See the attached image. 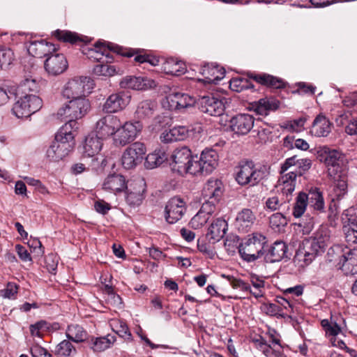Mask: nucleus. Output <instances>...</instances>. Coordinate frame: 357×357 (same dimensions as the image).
Returning <instances> with one entry per match:
<instances>
[{
  "label": "nucleus",
  "instance_id": "obj_9",
  "mask_svg": "<svg viewBox=\"0 0 357 357\" xmlns=\"http://www.w3.org/2000/svg\"><path fill=\"white\" fill-rule=\"evenodd\" d=\"M42 107V100L33 94H25L19 98L12 108L13 114L17 118H27Z\"/></svg>",
  "mask_w": 357,
  "mask_h": 357
},
{
  "label": "nucleus",
  "instance_id": "obj_23",
  "mask_svg": "<svg viewBox=\"0 0 357 357\" xmlns=\"http://www.w3.org/2000/svg\"><path fill=\"white\" fill-rule=\"evenodd\" d=\"M27 50L33 56L42 58L50 56L56 51V47L54 44L40 40L31 41Z\"/></svg>",
  "mask_w": 357,
  "mask_h": 357
},
{
  "label": "nucleus",
  "instance_id": "obj_41",
  "mask_svg": "<svg viewBox=\"0 0 357 357\" xmlns=\"http://www.w3.org/2000/svg\"><path fill=\"white\" fill-rule=\"evenodd\" d=\"M66 334L68 340L77 343L85 341L87 335L84 328L77 324L68 326Z\"/></svg>",
  "mask_w": 357,
  "mask_h": 357
},
{
  "label": "nucleus",
  "instance_id": "obj_15",
  "mask_svg": "<svg viewBox=\"0 0 357 357\" xmlns=\"http://www.w3.org/2000/svg\"><path fill=\"white\" fill-rule=\"evenodd\" d=\"M225 98L220 99L213 96H204L199 100L201 112L215 116L223 114L225 109Z\"/></svg>",
  "mask_w": 357,
  "mask_h": 357
},
{
  "label": "nucleus",
  "instance_id": "obj_26",
  "mask_svg": "<svg viewBox=\"0 0 357 357\" xmlns=\"http://www.w3.org/2000/svg\"><path fill=\"white\" fill-rule=\"evenodd\" d=\"M332 123L324 115L319 114L313 121L310 132L317 137H327L331 131Z\"/></svg>",
  "mask_w": 357,
  "mask_h": 357
},
{
  "label": "nucleus",
  "instance_id": "obj_24",
  "mask_svg": "<svg viewBox=\"0 0 357 357\" xmlns=\"http://www.w3.org/2000/svg\"><path fill=\"white\" fill-rule=\"evenodd\" d=\"M102 138L96 134L88 135L82 147V157L92 158L96 156L102 149Z\"/></svg>",
  "mask_w": 357,
  "mask_h": 357
},
{
  "label": "nucleus",
  "instance_id": "obj_55",
  "mask_svg": "<svg viewBox=\"0 0 357 357\" xmlns=\"http://www.w3.org/2000/svg\"><path fill=\"white\" fill-rule=\"evenodd\" d=\"M50 330V324L41 320L30 326V333L32 336L41 337V333Z\"/></svg>",
  "mask_w": 357,
  "mask_h": 357
},
{
  "label": "nucleus",
  "instance_id": "obj_17",
  "mask_svg": "<svg viewBox=\"0 0 357 357\" xmlns=\"http://www.w3.org/2000/svg\"><path fill=\"white\" fill-rule=\"evenodd\" d=\"M223 194V185L218 179L211 178L204 185L202 190L203 203L215 204L220 201Z\"/></svg>",
  "mask_w": 357,
  "mask_h": 357
},
{
  "label": "nucleus",
  "instance_id": "obj_21",
  "mask_svg": "<svg viewBox=\"0 0 357 357\" xmlns=\"http://www.w3.org/2000/svg\"><path fill=\"white\" fill-rule=\"evenodd\" d=\"M131 96L125 92L110 95L103 105V111L114 113L123 109L130 102Z\"/></svg>",
  "mask_w": 357,
  "mask_h": 357
},
{
  "label": "nucleus",
  "instance_id": "obj_48",
  "mask_svg": "<svg viewBox=\"0 0 357 357\" xmlns=\"http://www.w3.org/2000/svg\"><path fill=\"white\" fill-rule=\"evenodd\" d=\"M229 87L231 90L241 92L248 89H253L254 85L246 78H234L229 82Z\"/></svg>",
  "mask_w": 357,
  "mask_h": 357
},
{
  "label": "nucleus",
  "instance_id": "obj_51",
  "mask_svg": "<svg viewBox=\"0 0 357 357\" xmlns=\"http://www.w3.org/2000/svg\"><path fill=\"white\" fill-rule=\"evenodd\" d=\"M266 207L271 211L282 210L285 213V211L289 210L288 203H281L279 198L276 196L269 197L266 202Z\"/></svg>",
  "mask_w": 357,
  "mask_h": 357
},
{
  "label": "nucleus",
  "instance_id": "obj_60",
  "mask_svg": "<svg viewBox=\"0 0 357 357\" xmlns=\"http://www.w3.org/2000/svg\"><path fill=\"white\" fill-rule=\"evenodd\" d=\"M306 119L301 117L298 119H295L290 122V123L287 126L286 128H289L294 132H300L303 128L306 122Z\"/></svg>",
  "mask_w": 357,
  "mask_h": 357
},
{
  "label": "nucleus",
  "instance_id": "obj_59",
  "mask_svg": "<svg viewBox=\"0 0 357 357\" xmlns=\"http://www.w3.org/2000/svg\"><path fill=\"white\" fill-rule=\"evenodd\" d=\"M172 129L176 141L183 140L188 135V130L185 126L174 127Z\"/></svg>",
  "mask_w": 357,
  "mask_h": 357
},
{
  "label": "nucleus",
  "instance_id": "obj_52",
  "mask_svg": "<svg viewBox=\"0 0 357 357\" xmlns=\"http://www.w3.org/2000/svg\"><path fill=\"white\" fill-rule=\"evenodd\" d=\"M14 60V53L10 48L0 49V67L8 68Z\"/></svg>",
  "mask_w": 357,
  "mask_h": 357
},
{
  "label": "nucleus",
  "instance_id": "obj_16",
  "mask_svg": "<svg viewBox=\"0 0 357 357\" xmlns=\"http://www.w3.org/2000/svg\"><path fill=\"white\" fill-rule=\"evenodd\" d=\"M146 183L142 178L131 181L126 187V201L131 207L139 206L144 199Z\"/></svg>",
  "mask_w": 357,
  "mask_h": 357
},
{
  "label": "nucleus",
  "instance_id": "obj_8",
  "mask_svg": "<svg viewBox=\"0 0 357 357\" xmlns=\"http://www.w3.org/2000/svg\"><path fill=\"white\" fill-rule=\"evenodd\" d=\"M195 158L192 155L190 149L187 146L176 149L171 155L170 166L174 172L179 174H190L194 166Z\"/></svg>",
  "mask_w": 357,
  "mask_h": 357
},
{
  "label": "nucleus",
  "instance_id": "obj_35",
  "mask_svg": "<svg viewBox=\"0 0 357 357\" xmlns=\"http://www.w3.org/2000/svg\"><path fill=\"white\" fill-rule=\"evenodd\" d=\"M333 183V190L337 199L343 196L347 190V170L340 172L335 176H329Z\"/></svg>",
  "mask_w": 357,
  "mask_h": 357
},
{
  "label": "nucleus",
  "instance_id": "obj_13",
  "mask_svg": "<svg viewBox=\"0 0 357 357\" xmlns=\"http://www.w3.org/2000/svg\"><path fill=\"white\" fill-rule=\"evenodd\" d=\"M121 126L120 119L112 114L100 118L96 124V134L102 139L115 135L116 130Z\"/></svg>",
  "mask_w": 357,
  "mask_h": 357
},
{
  "label": "nucleus",
  "instance_id": "obj_20",
  "mask_svg": "<svg viewBox=\"0 0 357 357\" xmlns=\"http://www.w3.org/2000/svg\"><path fill=\"white\" fill-rule=\"evenodd\" d=\"M167 107L170 110H182L193 107L195 102V99L189 95L172 92L166 97Z\"/></svg>",
  "mask_w": 357,
  "mask_h": 357
},
{
  "label": "nucleus",
  "instance_id": "obj_38",
  "mask_svg": "<svg viewBox=\"0 0 357 357\" xmlns=\"http://www.w3.org/2000/svg\"><path fill=\"white\" fill-rule=\"evenodd\" d=\"M126 188L125 178L120 174L108 176L103 183V188L112 192H120Z\"/></svg>",
  "mask_w": 357,
  "mask_h": 357
},
{
  "label": "nucleus",
  "instance_id": "obj_18",
  "mask_svg": "<svg viewBox=\"0 0 357 357\" xmlns=\"http://www.w3.org/2000/svg\"><path fill=\"white\" fill-rule=\"evenodd\" d=\"M255 118L248 114H239L229 121L231 130L236 135H245L250 132L254 126Z\"/></svg>",
  "mask_w": 357,
  "mask_h": 357
},
{
  "label": "nucleus",
  "instance_id": "obj_30",
  "mask_svg": "<svg viewBox=\"0 0 357 357\" xmlns=\"http://www.w3.org/2000/svg\"><path fill=\"white\" fill-rule=\"evenodd\" d=\"M154 84L153 81H151L143 77L126 76L122 79L120 85L122 88H128L134 90H145L149 87H151Z\"/></svg>",
  "mask_w": 357,
  "mask_h": 357
},
{
  "label": "nucleus",
  "instance_id": "obj_6",
  "mask_svg": "<svg viewBox=\"0 0 357 357\" xmlns=\"http://www.w3.org/2000/svg\"><path fill=\"white\" fill-rule=\"evenodd\" d=\"M317 153L319 160L326 165L328 176H335L338 172L347 170L344 156L337 150L324 146L319 147Z\"/></svg>",
  "mask_w": 357,
  "mask_h": 357
},
{
  "label": "nucleus",
  "instance_id": "obj_28",
  "mask_svg": "<svg viewBox=\"0 0 357 357\" xmlns=\"http://www.w3.org/2000/svg\"><path fill=\"white\" fill-rule=\"evenodd\" d=\"M345 255L340 269L344 275L357 274V249L346 248Z\"/></svg>",
  "mask_w": 357,
  "mask_h": 357
},
{
  "label": "nucleus",
  "instance_id": "obj_43",
  "mask_svg": "<svg viewBox=\"0 0 357 357\" xmlns=\"http://www.w3.org/2000/svg\"><path fill=\"white\" fill-rule=\"evenodd\" d=\"M163 69L166 73L178 76L185 73V64L181 61H175L173 59H168L163 65Z\"/></svg>",
  "mask_w": 357,
  "mask_h": 357
},
{
  "label": "nucleus",
  "instance_id": "obj_1",
  "mask_svg": "<svg viewBox=\"0 0 357 357\" xmlns=\"http://www.w3.org/2000/svg\"><path fill=\"white\" fill-rule=\"evenodd\" d=\"M70 124L63 125L55 135L47 151V156L52 161H58L66 157L75 146V132L70 130Z\"/></svg>",
  "mask_w": 357,
  "mask_h": 357
},
{
  "label": "nucleus",
  "instance_id": "obj_27",
  "mask_svg": "<svg viewBox=\"0 0 357 357\" xmlns=\"http://www.w3.org/2000/svg\"><path fill=\"white\" fill-rule=\"evenodd\" d=\"M287 246L284 242L275 241L266 252H264V259L268 263L280 261L287 257Z\"/></svg>",
  "mask_w": 357,
  "mask_h": 357
},
{
  "label": "nucleus",
  "instance_id": "obj_63",
  "mask_svg": "<svg viewBox=\"0 0 357 357\" xmlns=\"http://www.w3.org/2000/svg\"><path fill=\"white\" fill-rule=\"evenodd\" d=\"M197 248L199 252L208 255L211 258L214 255L213 250L204 241H197Z\"/></svg>",
  "mask_w": 357,
  "mask_h": 357
},
{
  "label": "nucleus",
  "instance_id": "obj_37",
  "mask_svg": "<svg viewBox=\"0 0 357 357\" xmlns=\"http://www.w3.org/2000/svg\"><path fill=\"white\" fill-rule=\"evenodd\" d=\"M255 215L250 209L244 208L238 213L236 218V224L238 230L246 231L254 223Z\"/></svg>",
  "mask_w": 357,
  "mask_h": 357
},
{
  "label": "nucleus",
  "instance_id": "obj_50",
  "mask_svg": "<svg viewBox=\"0 0 357 357\" xmlns=\"http://www.w3.org/2000/svg\"><path fill=\"white\" fill-rule=\"evenodd\" d=\"M119 73L114 66L98 64L93 68V73L98 76L111 77Z\"/></svg>",
  "mask_w": 357,
  "mask_h": 357
},
{
  "label": "nucleus",
  "instance_id": "obj_7",
  "mask_svg": "<svg viewBox=\"0 0 357 357\" xmlns=\"http://www.w3.org/2000/svg\"><path fill=\"white\" fill-rule=\"evenodd\" d=\"M93 82L87 77H76L65 84L62 89V96L68 100L85 98V93H90Z\"/></svg>",
  "mask_w": 357,
  "mask_h": 357
},
{
  "label": "nucleus",
  "instance_id": "obj_32",
  "mask_svg": "<svg viewBox=\"0 0 357 357\" xmlns=\"http://www.w3.org/2000/svg\"><path fill=\"white\" fill-rule=\"evenodd\" d=\"M227 229V222L222 218H217L211 223L208 228L206 235L209 241H211L212 243L219 241L224 237Z\"/></svg>",
  "mask_w": 357,
  "mask_h": 357
},
{
  "label": "nucleus",
  "instance_id": "obj_11",
  "mask_svg": "<svg viewBox=\"0 0 357 357\" xmlns=\"http://www.w3.org/2000/svg\"><path fill=\"white\" fill-rule=\"evenodd\" d=\"M142 129V125L139 121H126L116 130L114 141L116 145L125 146L134 141Z\"/></svg>",
  "mask_w": 357,
  "mask_h": 357
},
{
  "label": "nucleus",
  "instance_id": "obj_39",
  "mask_svg": "<svg viewBox=\"0 0 357 357\" xmlns=\"http://www.w3.org/2000/svg\"><path fill=\"white\" fill-rule=\"evenodd\" d=\"M307 196V202L310 208L314 210L322 212L324 209V202L322 193L318 190L315 189L310 190Z\"/></svg>",
  "mask_w": 357,
  "mask_h": 357
},
{
  "label": "nucleus",
  "instance_id": "obj_31",
  "mask_svg": "<svg viewBox=\"0 0 357 357\" xmlns=\"http://www.w3.org/2000/svg\"><path fill=\"white\" fill-rule=\"evenodd\" d=\"M279 101L273 98H261L258 101L251 104V109L257 114L266 116L271 111H275L279 107Z\"/></svg>",
  "mask_w": 357,
  "mask_h": 357
},
{
  "label": "nucleus",
  "instance_id": "obj_61",
  "mask_svg": "<svg viewBox=\"0 0 357 357\" xmlns=\"http://www.w3.org/2000/svg\"><path fill=\"white\" fill-rule=\"evenodd\" d=\"M15 89L8 90L5 86H0V106L5 104L11 95H15Z\"/></svg>",
  "mask_w": 357,
  "mask_h": 357
},
{
  "label": "nucleus",
  "instance_id": "obj_62",
  "mask_svg": "<svg viewBox=\"0 0 357 357\" xmlns=\"http://www.w3.org/2000/svg\"><path fill=\"white\" fill-rule=\"evenodd\" d=\"M314 221L313 218H303L299 223V226L303 227L304 234H309L314 227Z\"/></svg>",
  "mask_w": 357,
  "mask_h": 357
},
{
  "label": "nucleus",
  "instance_id": "obj_49",
  "mask_svg": "<svg viewBox=\"0 0 357 357\" xmlns=\"http://www.w3.org/2000/svg\"><path fill=\"white\" fill-rule=\"evenodd\" d=\"M345 240L349 245L357 248V225L353 223L343 227Z\"/></svg>",
  "mask_w": 357,
  "mask_h": 357
},
{
  "label": "nucleus",
  "instance_id": "obj_25",
  "mask_svg": "<svg viewBox=\"0 0 357 357\" xmlns=\"http://www.w3.org/2000/svg\"><path fill=\"white\" fill-rule=\"evenodd\" d=\"M215 207L213 204L202 203L198 213L191 219L190 225L195 229L203 227L209 220L210 216L215 212Z\"/></svg>",
  "mask_w": 357,
  "mask_h": 357
},
{
  "label": "nucleus",
  "instance_id": "obj_14",
  "mask_svg": "<svg viewBox=\"0 0 357 357\" xmlns=\"http://www.w3.org/2000/svg\"><path fill=\"white\" fill-rule=\"evenodd\" d=\"M185 211V202L180 197H174L165 206V218L168 223L174 224L182 218Z\"/></svg>",
  "mask_w": 357,
  "mask_h": 357
},
{
  "label": "nucleus",
  "instance_id": "obj_12",
  "mask_svg": "<svg viewBox=\"0 0 357 357\" xmlns=\"http://www.w3.org/2000/svg\"><path fill=\"white\" fill-rule=\"evenodd\" d=\"M146 152V149L144 144L139 142L132 143L126 149L122 155L123 167L126 169L135 168L142 162Z\"/></svg>",
  "mask_w": 357,
  "mask_h": 357
},
{
  "label": "nucleus",
  "instance_id": "obj_3",
  "mask_svg": "<svg viewBox=\"0 0 357 357\" xmlns=\"http://www.w3.org/2000/svg\"><path fill=\"white\" fill-rule=\"evenodd\" d=\"M268 241L260 233H252L238 246V252L244 261L252 262L264 255V248Z\"/></svg>",
  "mask_w": 357,
  "mask_h": 357
},
{
  "label": "nucleus",
  "instance_id": "obj_22",
  "mask_svg": "<svg viewBox=\"0 0 357 357\" xmlns=\"http://www.w3.org/2000/svg\"><path fill=\"white\" fill-rule=\"evenodd\" d=\"M311 165L312 162L309 158H301L298 155H294L285 160L281 166V172H286L290 168H293L297 176H301L311 167Z\"/></svg>",
  "mask_w": 357,
  "mask_h": 357
},
{
  "label": "nucleus",
  "instance_id": "obj_56",
  "mask_svg": "<svg viewBox=\"0 0 357 357\" xmlns=\"http://www.w3.org/2000/svg\"><path fill=\"white\" fill-rule=\"evenodd\" d=\"M19 90L23 93L35 92L38 90V84L34 79L26 78L21 82Z\"/></svg>",
  "mask_w": 357,
  "mask_h": 357
},
{
  "label": "nucleus",
  "instance_id": "obj_53",
  "mask_svg": "<svg viewBox=\"0 0 357 357\" xmlns=\"http://www.w3.org/2000/svg\"><path fill=\"white\" fill-rule=\"evenodd\" d=\"M287 219L284 213L279 212L273 214L270 217L269 223L273 229H280L281 227H284L287 225Z\"/></svg>",
  "mask_w": 357,
  "mask_h": 357
},
{
  "label": "nucleus",
  "instance_id": "obj_5",
  "mask_svg": "<svg viewBox=\"0 0 357 357\" xmlns=\"http://www.w3.org/2000/svg\"><path fill=\"white\" fill-rule=\"evenodd\" d=\"M268 169L265 165H255L251 160L246 161L239 167L236 180L241 185L254 186L268 175Z\"/></svg>",
  "mask_w": 357,
  "mask_h": 357
},
{
  "label": "nucleus",
  "instance_id": "obj_57",
  "mask_svg": "<svg viewBox=\"0 0 357 357\" xmlns=\"http://www.w3.org/2000/svg\"><path fill=\"white\" fill-rule=\"evenodd\" d=\"M227 278L229 281L231 286L234 289H239L242 291L246 292L248 291V290H250V285L248 283L245 282L243 280L241 279H236L229 275H228Z\"/></svg>",
  "mask_w": 357,
  "mask_h": 357
},
{
  "label": "nucleus",
  "instance_id": "obj_29",
  "mask_svg": "<svg viewBox=\"0 0 357 357\" xmlns=\"http://www.w3.org/2000/svg\"><path fill=\"white\" fill-rule=\"evenodd\" d=\"M280 174L281 176L278 180V187L282 194L286 195L287 199L289 200V195H291L295 189L297 174L294 171L282 173L281 169Z\"/></svg>",
  "mask_w": 357,
  "mask_h": 357
},
{
  "label": "nucleus",
  "instance_id": "obj_40",
  "mask_svg": "<svg viewBox=\"0 0 357 357\" xmlns=\"http://www.w3.org/2000/svg\"><path fill=\"white\" fill-rule=\"evenodd\" d=\"M202 74L205 76L204 82L206 83H215L223 78L225 70H218V66H204Z\"/></svg>",
  "mask_w": 357,
  "mask_h": 357
},
{
  "label": "nucleus",
  "instance_id": "obj_33",
  "mask_svg": "<svg viewBox=\"0 0 357 357\" xmlns=\"http://www.w3.org/2000/svg\"><path fill=\"white\" fill-rule=\"evenodd\" d=\"M158 105L154 100L146 99L140 101L135 110V116L139 120L151 118L157 110Z\"/></svg>",
  "mask_w": 357,
  "mask_h": 357
},
{
  "label": "nucleus",
  "instance_id": "obj_47",
  "mask_svg": "<svg viewBox=\"0 0 357 357\" xmlns=\"http://www.w3.org/2000/svg\"><path fill=\"white\" fill-rule=\"evenodd\" d=\"M308 205L306 193L300 192L296 197V201L293 208V215L295 218H300L305 212Z\"/></svg>",
  "mask_w": 357,
  "mask_h": 357
},
{
  "label": "nucleus",
  "instance_id": "obj_58",
  "mask_svg": "<svg viewBox=\"0 0 357 357\" xmlns=\"http://www.w3.org/2000/svg\"><path fill=\"white\" fill-rule=\"evenodd\" d=\"M261 350L267 357H280V351L274 350L270 345H268L264 342H261L259 344Z\"/></svg>",
  "mask_w": 357,
  "mask_h": 357
},
{
  "label": "nucleus",
  "instance_id": "obj_19",
  "mask_svg": "<svg viewBox=\"0 0 357 357\" xmlns=\"http://www.w3.org/2000/svg\"><path fill=\"white\" fill-rule=\"evenodd\" d=\"M68 67V63L63 54L49 56L44 63L45 71L50 76H57L64 73Z\"/></svg>",
  "mask_w": 357,
  "mask_h": 357
},
{
  "label": "nucleus",
  "instance_id": "obj_42",
  "mask_svg": "<svg viewBox=\"0 0 357 357\" xmlns=\"http://www.w3.org/2000/svg\"><path fill=\"white\" fill-rule=\"evenodd\" d=\"M54 353L57 357H74L77 350L69 340H64L56 345Z\"/></svg>",
  "mask_w": 357,
  "mask_h": 357
},
{
  "label": "nucleus",
  "instance_id": "obj_54",
  "mask_svg": "<svg viewBox=\"0 0 357 357\" xmlns=\"http://www.w3.org/2000/svg\"><path fill=\"white\" fill-rule=\"evenodd\" d=\"M111 47L107 45L106 46L105 43L97 42L93 49L89 50L90 57H93L95 59L100 60V58L98 57L99 54L108 56V49Z\"/></svg>",
  "mask_w": 357,
  "mask_h": 357
},
{
  "label": "nucleus",
  "instance_id": "obj_44",
  "mask_svg": "<svg viewBox=\"0 0 357 357\" xmlns=\"http://www.w3.org/2000/svg\"><path fill=\"white\" fill-rule=\"evenodd\" d=\"M167 156L165 151L158 150L149 153L146 158V163L149 168H154L162 165L167 160Z\"/></svg>",
  "mask_w": 357,
  "mask_h": 357
},
{
  "label": "nucleus",
  "instance_id": "obj_46",
  "mask_svg": "<svg viewBox=\"0 0 357 357\" xmlns=\"http://www.w3.org/2000/svg\"><path fill=\"white\" fill-rule=\"evenodd\" d=\"M53 36L59 41L72 44L82 41V39L75 33L65 30H56Z\"/></svg>",
  "mask_w": 357,
  "mask_h": 357
},
{
  "label": "nucleus",
  "instance_id": "obj_4",
  "mask_svg": "<svg viewBox=\"0 0 357 357\" xmlns=\"http://www.w3.org/2000/svg\"><path fill=\"white\" fill-rule=\"evenodd\" d=\"M330 230L326 227H321L310 239L307 240L301 252L303 255L304 261L309 264L316 256L324 252L330 243Z\"/></svg>",
  "mask_w": 357,
  "mask_h": 357
},
{
  "label": "nucleus",
  "instance_id": "obj_64",
  "mask_svg": "<svg viewBox=\"0 0 357 357\" xmlns=\"http://www.w3.org/2000/svg\"><path fill=\"white\" fill-rule=\"evenodd\" d=\"M94 208L98 213L106 214L110 209V205L104 200H98L94 204Z\"/></svg>",
  "mask_w": 357,
  "mask_h": 357
},
{
  "label": "nucleus",
  "instance_id": "obj_2",
  "mask_svg": "<svg viewBox=\"0 0 357 357\" xmlns=\"http://www.w3.org/2000/svg\"><path fill=\"white\" fill-rule=\"evenodd\" d=\"M91 109V104L88 99L75 98L70 100L68 103L63 105L57 112L59 118L67 121L64 125L70 124V130L76 132L77 128V120L85 116Z\"/></svg>",
  "mask_w": 357,
  "mask_h": 357
},
{
  "label": "nucleus",
  "instance_id": "obj_36",
  "mask_svg": "<svg viewBox=\"0 0 357 357\" xmlns=\"http://www.w3.org/2000/svg\"><path fill=\"white\" fill-rule=\"evenodd\" d=\"M248 76L249 78L256 81L259 84L275 89H280L284 86V83L282 79L270 75H256L253 73H248Z\"/></svg>",
  "mask_w": 357,
  "mask_h": 357
},
{
  "label": "nucleus",
  "instance_id": "obj_45",
  "mask_svg": "<svg viewBox=\"0 0 357 357\" xmlns=\"http://www.w3.org/2000/svg\"><path fill=\"white\" fill-rule=\"evenodd\" d=\"M116 340V337L112 335L97 337L94 340L92 349L94 351L100 352L111 347Z\"/></svg>",
  "mask_w": 357,
  "mask_h": 357
},
{
  "label": "nucleus",
  "instance_id": "obj_34",
  "mask_svg": "<svg viewBox=\"0 0 357 357\" xmlns=\"http://www.w3.org/2000/svg\"><path fill=\"white\" fill-rule=\"evenodd\" d=\"M346 248H347V247H344L341 245H334L331 246L327 252L326 260L340 269V266L342 265L343 262Z\"/></svg>",
  "mask_w": 357,
  "mask_h": 357
},
{
  "label": "nucleus",
  "instance_id": "obj_10",
  "mask_svg": "<svg viewBox=\"0 0 357 357\" xmlns=\"http://www.w3.org/2000/svg\"><path fill=\"white\" fill-rule=\"evenodd\" d=\"M195 158L194 166L191 167L192 175L195 176L208 174L211 173L218 165V155L213 149H205L202 152L199 159L197 156H196Z\"/></svg>",
  "mask_w": 357,
  "mask_h": 357
}]
</instances>
